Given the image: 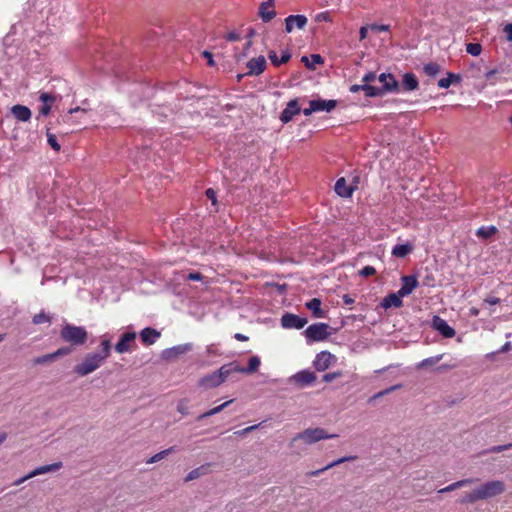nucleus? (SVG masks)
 <instances>
[{"label": "nucleus", "mask_w": 512, "mask_h": 512, "mask_svg": "<svg viewBox=\"0 0 512 512\" xmlns=\"http://www.w3.org/2000/svg\"><path fill=\"white\" fill-rule=\"evenodd\" d=\"M382 84V93H396L399 91V83L391 74L382 73L378 77Z\"/></svg>", "instance_id": "nucleus-11"}, {"label": "nucleus", "mask_w": 512, "mask_h": 512, "mask_svg": "<svg viewBox=\"0 0 512 512\" xmlns=\"http://www.w3.org/2000/svg\"><path fill=\"white\" fill-rule=\"evenodd\" d=\"M39 99L42 103L50 105L55 101V97L46 92L41 93Z\"/></svg>", "instance_id": "nucleus-47"}, {"label": "nucleus", "mask_w": 512, "mask_h": 512, "mask_svg": "<svg viewBox=\"0 0 512 512\" xmlns=\"http://www.w3.org/2000/svg\"><path fill=\"white\" fill-rule=\"evenodd\" d=\"M461 76L459 74L448 73L447 77L441 78L438 81V87L446 89L449 88L453 83H459Z\"/></svg>", "instance_id": "nucleus-32"}, {"label": "nucleus", "mask_w": 512, "mask_h": 512, "mask_svg": "<svg viewBox=\"0 0 512 512\" xmlns=\"http://www.w3.org/2000/svg\"><path fill=\"white\" fill-rule=\"evenodd\" d=\"M307 24V18L304 15H290L285 19V30L287 33H291L294 27L303 29Z\"/></svg>", "instance_id": "nucleus-16"}, {"label": "nucleus", "mask_w": 512, "mask_h": 512, "mask_svg": "<svg viewBox=\"0 0 512 512\" xmlns=\"http://www.w3.org/2000/svg\"><path fill=\"white\" fill-rule=\"evenodd\" d=\"M413 250V246L409 243L397 244L392 249V255L398 258H404Z\"/></svg>", "instance_id": "nucleus-30"}, {"label": "nucleus", "mask_w": 512, "mask_h": 512, "mask_svg": "<svg viewBox=\"0 0 512 512\" xmlns=\"http://www.w3.org/2000/svg\"><path fill=\"white\" fill-rule=\"evenodd\" d=\"M11 113L17 120L22 121V122H26L31 118L30 109L24 105H20V104L14 105L11 108Z\"/></svg>", "instance_id": "nucleus-24"}, {"label": "nucleus", "mask_w": 512, "mask_h": 512, "mask_svg": "<svg viewBox=\"0 0 512 512\" xmlns=\"http://www.w3.org/2000/svg\"><path fill=\"white\" fill-rule=\"evenodd\" d=\"M51 361H54L52 353L42 355L40 357L35 358L34 363L35 364H44V363L51 362Z\"/></svg>", "instance_id": "nucleus-46"}, {"label": "nucleus", "mask_w": 512, "mask_h": 512, "mask_svg": "<svg viewBox=\"0 0 512 512\" xmlns=\"http://www.w3.org/2000/svg\"><path fill=\"white\" fill-rule=\"evenodd\" d=\"M314 20L316 22H332V18L328 11L320 12L315 15Z\"/></svg>", "instance_id": "nucleus-45"}, {"label": "nucleus", "mask_w": 512, "mask_h": 512, "mask_svg": "<svg viewBox=\"0 0 512 512\" xmlns=\"http://www.w3.org/2000/svg\"><path fill=\"white\" fill-rule=\"evenodd\" d=\"M442 358H443V355H442V354H440V355H436V356H433V357H429V358L423 359V360L419 363L418 367L423 368V367H426V366H429V365L436 364V363H438Z\"/></svg>", "instance_id": "nucleus-40"}, {"label": "nucleus", "mask_w": 512, "mask_h": 512, "mask_svg": "<svg viewBox=\"0 0 512 512\" xmlns=\"http://www.w3.org/2000/svg\"><path fill=\"white\" fill-rule=\"evenodd\" d=\"M310 102L314 108L315 113H318V112L329 113L332 110H334L337 106V101L333 100V99L325 100V99H321V98H316V99L310 100Z\"/></svg>", "instance_id": "nucleus-15"}, {"label": "nucleus", "mask_w": 512, "mask_h": 512, "mask_svg": "<svg viewBox=\"0 0 512 512\" xmlns=\"http://www.w3.org/2000/svg\"><path fill=\"white\" fill-rule=\"evenodd\" d=\"M266 65L267 62L264 56L252 58L246 64L248 69L246 74L249 76H258L265 71Z\"/></svg>", "instance_id": "nucleus-10"}, {"label": "nucleus", "mask_w": 512, "mask_h": 512, "mask_svg": "<svg viewBox=\"0 0 512 512\" xmlns=\"http://www.w3.org/2000/svg\"><path fill=\"white\" fill-rule=\"evenodd\" d=\"M418 86L419 82L415 74L408 72L403 75L402 87L405 91H414Z\"/></svg>", "instance_id": "nucleus-25"}, {"label": "nucleus", "mask_w": 512, "mask_h": 512, "mask_svg": "<svg viewBox=\"0 0 512 512\" xmlns=\"http://www.w3.org/2000/svg\"><path fill=\"white\" fill-rule=\"evenodd\" d=\"M51 319L48 315H46L44 312H41L39 314H36L33 317V323L36 325L42 324V323H50Z\"/></svg>", "instance_id": "nucleus-43"}, {"label": "nucleus", "mask_w": 512, "mask_h": 512, "mask_svg": "<svg viewBox=\"0 0 512 512\" xmlns=\"http://www.w3.org/2000/svg\"><path fill=\"white\" fill-rule=\"evenodd\" d=\"M368 26H362L359 30V36H360V40H364L366 39L367 37V34H368Z\"/></svg>", "instance_id": "nucleus-62"}, {"label": "nucleus", "mask_w": 512, "mask_h": 512, "mask_svg": "<svg viewBox=\"0 0 512 512\" xmlns=\"http://www.w3.org/2000/svg\"><path fill=\"white\" fill-rule=\"evenodd\" d=\"M203 56L207 59L209 66H214L215 63H214V60H213V56H212V54L210 52L204 51L203 52Z\"/></svg>", "instance_id": "nucleus-64"}, {"label": "nucleus", "mask_w": 512, "mask_h": 512, "mask_svg": "<svg viewBox=\"0 0 512 512\" xmlns=\"http://www.w3.org/2000/svg\"><path fill=\"white\" fill-rule=\"evenodd\" d=\"M432 328L439 332L445 338H452L455 336V330L447 323L446 320L440 316L435 315L432 318Z\"/></svg>", "instance_id": "nucleus-9"}, {"label": "nucleus", "mask_w": 512, "mask_h": 512, "mask_svg": "<svg viewBox=\"0 0 512 512\" xmlns=\"http://www.w3.org/2000/svg\"><path fill=\"white\" fill-rule=\"evenodd\" d=\"M376 79V74L374 72H368L365 74L362 78V82L364 84H368L369 82H372Z\"/></svg>", "instance_id": "nucleus-55"}, {"label": "nucleus", "mask_w": 512, "mask_h": 512, "mask_svg": "<svg viewBox=\"0 0 512 512\" xmlns=\"http://www.w3.org/2000/svg\"><path fill=\"white\" fill-rule=\"evenodd\" d=\"M361 87L367 97H376L383 94L380 88L369 84H362Z\"/></svg>", "instance_id": "nucleus-35"}, {"label": "nucleus", "mask_w": 512, "mask_h": 512, "mask_svg": "<svg viewBox=\"0 0 512 512\" xmlns=\"http://www.w3.org/2000/svg\"><path fill=\"white\" fill-rule=\"evenodd\" d=\"M458 488H461L460 485H459V482L456 481L442 489L439 490V493H446V492H450V491H453L455 489H458Z\"/></svg>", "instance_id": "nucleus-51"}, {"label": "nucleus", "mask_w": 512, "mask_h": 512, "mask_svg": "<svg viewBox=\"0 0 512 512\" xmlns=\"http://www.w3.org/2000/svg\"><path fill=\"white\" fill-rule=\"evenodd\" d=\"M268 57L275 66H279L286 63L290 59L291 55L288 52H284L281 56V60H278L277 53L275 51H270Z\"/></svg>", "instance_id": "nucleus-33"}, {"label": "nucleus", "mask_w": 512, "mask_h": 512, "mask_svg": "<svg viewBox=\"0 0 512 512\" xmlns=\"http://www.w3.org/2000/svg\"><path fill=\"white\" fill-rule=\"evenodd\" d=\"M191 350H192L191 343L176 345L174 347L165 349L162 352V358L166 359V360H170V359L176 358L179 355L185 354Z\"/></svg>", "instance_id": "nucleus-14"}, {"label": "nucleus", "mask_w": 512, "mask_h": 512, "mask_svg": "<svg viewBox=\"0 0 512 512\" xmlns=\"http://www.w3.org/2000/svg\"><path fill=\"white\" fill-rule=\"evenodd\" d=\"M101 350L96 351L95 353L99 354L103 357L104 360H106L111 355V339L107 335H103L101 337V343H100Z\"/></svg>", "instance_id": "nucleus-28"}, {"label": "nucleus", "mask_w": 512, "mask_h": 512, "mask_svg": "<svg viewBox=\"0 0 512 512\" xmlns=\"http://www.w3.org/2000/svg\"><path fill=\"white\" fill-rule=\"evenodd\" d=\"M136 336L135 332H126L122 334L115 345V351L119 354L132 352L135 349Z\"/></svg>", "instance_id": "nucleus-6"}, {"label": "nucleus", "mask_w": 512, "mask_h": 512, "mask_svg": "<svg viewBox=\"0 0 512 512\" xmlns=\"http://www.w3.org/2000/svg\"><path fill=\"white\" fill-rule=\"evenodd\" d=\"M221 384L222 381L217 371L207 374L199 380V385L204 389H212L220 386Z\"/></svg>", "instance_id": "nucleus-20"}, {"label": "nucleus", "mask_w": 512, "mask_h": 512, "mask_svg": "<svg viewBox=\"0 0 512 512\" xmlns=\"http://www.w3.org/2000/svg\"><path fill=\"white\" fill-rule=\"evenodd\" d=\"M259 16L263 22H270L275 16L274 0H266L260 4Z\"/></svg>", "instance_id": "nucleus-17"}, {"label": "nucleus", "mask_w": 512, "mask_h": 512, "mask_svg": "<svg viewBox=\"0 0 512 512\" xmlns=\"http://www.w3.org/2000/svg\"><path fill=\"white\" fill-rule=\"evenodd\" d=\"M160 336L161 334L159 331L150 327H146L140 332L141 341L146 345L154 344Z\"/></svg>", "instance_id": "nucleus-22"}, {"label": "nucleus", "mask_w": 512, "mask_h": 512, "mask_svg": "<svg viewBox=\"0 0 512 512\" xmlns=\"http://www.w3.org/2000/svg\"><path fill=\"white\" fill-rule=\"evenodd\" d=\"M505 489L506 485L503 481L490 480L465 493L459 502L461 504H471L481 500H488L502 494Z\"/></svg>", "instance_id": "nucleus-1"}, {"label": "nucleus", "mask_w": 512, "mask_h": 512, "mask_svg": "<svg viewBox=\"0 0 512 512\" xmlns=\"http://www.w3.org/2000/svg\"><path fill=\"white\" fill-rule=\"evenodd\" d=\"M503 31L506 35L507 40L509 42H512V23L505 25Z\"/></svg>", "instance_id": "nucleus-54"}, {"label": "nucleus", "mask_w": 512, "mask_h": 512, "mask_svg": "<svg viewBox=\"0 0 512 512\" xmlns=\"http://www.w3.org/2000/svg\"><path fill=\"white\" fill-rule=\"evenodd\" d=\"M104 362L105 360L99 354L95 352L88 353L82 362L74 367V372L78 376L84 377L96 371Z\"/></svg>", "instance_id": "nucleus-2"}, {"label": "nucleus", "mask_w": 512, "mask_h": 512, "mask_svg": "<svg viewBox=\"0 0 512 512\" xmlns=\"http://www.w3.org/2000/svg\"><path fill=\"white\" fill-rule=\"evenodd\" d=\"M307 309H309L315 318H324L325 312L321 309V300L319 298H313L306 303Z\"/></svg>", "instance_id": "nucleus-27"}, {"label": "nucleus", "mask_w": 512, "mask_h": 512, "mask_svg": "<svg viewBox=\"0 0 512 512\" xmlns=\"http://www.w3.org/2000/svg\"><path fill=\"white\" fill-rule=\"evenodd\" d=\"M402 298L403 296H400L398 291L396 293H391L383 298L381 301V307L384 309H389L392 307L399 308L403 305Z\"/></svg>", "instance_id": "nucleus-21"}, {"label": "nucleus", "mask_w": 512, "mask_h": 512, "mask_svg": "<svg viewBox=\"0 0 512 512\" xmlns=\"http://www.w3.org/2000/svg\"><path fill=\"white\" fill-rule=\"evenodd\" d=\"M173 451H174V447H170L168 449L162 450V451L156 453L155 455H153L152 457H150L149 459H147L146 463L147 464L156 463V462L164 459L165 457H167Z\"/></svg>", "instance_id": "nucleus-34"}, {"label": "nucleus", "mask_w": 512, "mask_h": 512, "mask_svg": "<svg viewBox=\"0 0 512 512\" xmlns=\"http://www.w3.org/2000/svg\"><path fill=\"white\" fill-rule=\"evenodd\" d=\"M51 111V105L50 104H42V106L40 107V114L41 115H48Z\"/></svg>", "instance_id": "nucleus-59"}, {"label": "nucleus", "mask_w": 512, "mask_h": 512, "mask_svg": "<svg viewBox=\"0 0 512 512\" xmlns=\"http://www.w3.org/2000/svg\"><path fill=\"white\" fill-rule=\"evenodd\" d=\"M61 467H62L61 462H56V463H52V464H48V465L39 466L29 473V477H35V476L45 474L48 472L57 471Z\"/></svg>", "instance_id": "nucleus-26"}, {"label": "nucleus", "mask_w": 512, "mask_h": 512, "mask_svg": "<svg viewBox=\"0 0 512 512\" xmlns=\"http://www.w3.org/2000/svg\"><path fill=\"white\" fill-rule=\"evenodd\" d=\"M370 29L373 31L386 32L389 30V25L372 24V25H370Z\"/></svg>", "instance_id": "nucleus-53"}, {"label": "nucleus", "mask_w": 512, "mask_h": 512, "mask_svg": "<svg viewBox=\"0 0 512 512\" xmlns=\"http://www.w3.org/2000/svg\"><path fill=\"white\" fill-rule=\"evenodd\" d=\"M340 376H341L340 372L326 373L323 376V381L329 383V382H332L333 380H335L336 378H338Z\"/></svg>", "instance_id": "nucleus-50"}, {"label": "nucleus", "mask_w": 512, "mask_h": 512, "mask_svg": "<svg viewBox=\"0 0 512 512\" xmlns=\"http://www.w3.org/2000/svg\"><path fill=\"white\" fill-rule=\"evenodd\" d=\"M261 364V360L258 356H251L248 360L247 367H241L239 373L252 374L256 372Z\"/></svg>", "instance_id": "nucleus-29"}, {"label": "nucleus", "mask_w": 512, "mask_h": 512, "mask_svg": "<svg viewBox=\"0 0 512 512\" xmlns=\"http://www.w3.org/2000/svg\"><path fill=\"white\" fill-rule=\"evenodd\" d=\"M186 278L191 281H201L203 279V276L198 272H193L189 273Z\"/></svg>", "instance_id": "nucleus-56"}, {"label": "nucleus", "mask_w": 512, "mask_h": 512, "mask_svg": "<svg viewBox=\"0 0 512 512\" xmlns=\"http://www.w3.org/2000/svg\"><path fill=\"white\" fill-rule=\"evenodd\" d=\"M466 51L472 56H478L482 51V47L478 43H469L466 45Z\"/></svg>", "instance_id": "nucleus-41"}, {"label": "nucleus", "mask_w": 512, "mask_h": 512, "mask_svg": "<svg viewBox=\"0 0 512 512\" xmlns=\"http://www.w3.org/2000/svg\"><path fill=\"white\" fill-rule=\"evenodd\" d=\"M258 427H259V424L252 425V426L246 427L242 430H238L234 434L237 436H244V435L256 430Z\"/></svg>", "instance_id": "nucleus-49"}, {"label": "nucleus", "mask_w": 512, "mask_h": 512, "mask_svg": "<svg viewBox=\"0 0 512 512\" xmlns=\"http://www.w3.org/2000/svg\"><path fill=\"white\" fill-rule=\"evenodd\" d=\"M308 342H319L330 336L329 326L326 323H315L307 327L304 331Z\"/></svg>", "instance_id": "nucleus-5"}, {"label": "nucleus", "mask_w": 512, "mask_h": 512, "mask_svg": "<svg viewBox=\"0 0 512 512\" xmlns=\"http://www.w3.org/2000/svg\"><path fill=\"white\" fill-rule=\"evenodd\" d=\"M240 365H238L236 362H231L228 364L222 365L218 370L217 373L222 381L225 382V380L234 372L239 373Z\"/></svg>", "instance_id": "nucleus-23"}, {"label": "nucleus", "mask_w": 512, "mask_h": 512, "mask_svg": "<svg viewBox=\"0 0 512 512\" xmlns=\"http://www.w3.org/2000/svg\"><path fill=\"white\" fill-rule=\"evenodd\" d=\"M232 402H233V400H232V399H231V400H228V401H226V402L222 403L221 405H218V406H216V407H214V408H212V409H210V410H208V411H206V412H204V413L200 414V415L196 418V419H197V421H201V420H203V419H205V418L211 417V416H213V415H216V414H218V413L222 412V411H223L226 407H228Z\"/></svg>", "instance_id": "nucleus-31"}, {"label": "nucleus", "mask_w": 512, "mask_h": 512, "mask_svg": "<svg viewBox=\"0 0 512 512\" xmlns=\"http://www.w3.org/2000/svg\"><path fill=\"white\" fill-rule=\"evenodd\" d=\"M496 231L497 229L495 226H482L477 230L476 234L477 236L486 239L494 235Z\"/></svg>", "instance_id": "nucleus-36"}, {"label": "nucleus", "mask_w": 512, "mask_h": 512, "mask_svg": "<svg viewBox=\"0 0 512 512\" xmlns=\"http://www.w3.org/2000/svg\"><path fill=\"white\" fill-rule=\"evenodd\" d=\"M176 409L183 416L188 415L189 414V400L188 399L179 400L177 403Z\"/></svg>", "instance_id": "nucleus-38"}, {"label": "nucleus", "mask_w": 512, "mask_h": 512, "mask_svg": "<svg viewBox=\"0 0 512 512\" xmlns=\"http://www.w3.org/2000/svg\"><path fill=\"white\" fill-rule=\"evenodd\" d=\"M355 186L348 185L345 178H339L334 186L336 194L343 198H350L355 190Z\"/></svg>", "instance_id": "nucleus-18"}, {"label": "nucleus", "mask_w": 512, "mask_h": 512, "mask_svg": "<svg viewBox=\"0 0 512 512\" xmlns=\"http://www.w3.org/2000/svg\"><path fill=\"white\" fill-rule=\"evenodd\" d=\"M512 447V444H507V445H502V446H493L492 448L489 449V452H493V453H497V452H501L503 450H506L508 448Z\"/></svg>", "instance_id": "nucleus-57"}, {"label": "nucleus", "mask_w": 512, "mask_h": 512, "mask_svg": "<svg viewBox=\"0 0 512 512\" xmlns=\"http://www.w3.org/2000/svg\"><path fill=\"white\" fill-rule=\"evenodd\" d=\"M206 196L211 200L212 204H216V193L212 188L206 190Z\"/></svg>", "instance_id": "nucleus-58"}, {"label": "nucleus", "mask_w": 512, "mask_h": 512, "mask_svg": "<svg viewBox=\"0 0 512 512\" xmlns=\"http://www.w3.org/2000/svg\"><path fill=\"white\" fill-rule=\"evenodd\" d=\"M280 321L284 329H302L308 322L307 318L292 313L283 314Z\"/></svg>", "instance_id": "nucleus-8"}, {"label": "nucleus", "mask_w": 512, "mask_h": 512, "mask_svg": "<svg viewBox=\"0 0 512 512\" xmlns=\"http://www.w3.org/2000/svg\"><path fill=\"white\" fill-rule=\"evenodd\" d=\"M335 437H337V435L328 434L322 428H308V429L304 430L303 432L296 434L295 437L293 438V442L301 440L305 444L311 445L320 440L333 439Z\"/></svg>", "instance_id": "nucleus-4"}, {"label": "nucleus", "mask_w": 512, "mask_h": 512, "mask_svg": "<svg viewBox=\"0 0 512 512\" xmlns=\"http://www.w3.org/2000/svg\"><path fill=\"white\" fill-rule=\"evenodd\" d=\"M354 459H356V456H344V457L338 458V459L330 462L329 464L326 465V468H327V470H329V469H331L335 466H338L344 462L352 461Z\"/></svg>", "instance_id": "nucleus-42"}, {"label": "nucleus", "mask_w": 512, "mask_h": 512, "mask_svg": "<svg viewBox=\"0 0 512 512\" xmlns=\"http://www.w3.org/2000/svg\"><path fill=\"white\" fill-rule=\"evenodd\" d=\"M300 111L301 109L299 107L298 99L290 100L280 115L281 122L284 124L290 122L294 116L300 113Z\"/></svg>", "instance_id": "nucleus-12"}, {"label": "nucleus", "mask_w": 512, "mask_h": 512, "mask_svg": "<svg viewBox=\"0 0 512 512\" xmlns=\"http://www.w3.org/2000/svg\"><path fill=\"white\" fill-rule=\"evenodd\" d=\"M61 338L73 345H83L88 337V333L84 327L65 324L61 330Z\"/></svg>", "instance_id": "nucleus-3"}, {"label": "nucleus", "mask_w": 512, "mask_h": 512, "mask_svg": "<svg viewBox=\"0 0 512 512\" xmlns=\"http://www.w3.org/2000/svg\"><path fill=\"white\" fill-rule=\"evenodd\" d=\"M239 38H240L239 34L235 31L228 33L226 36V39L228 41H237V40H239Z\"/></svg>", "instance_id": "nucleus-60"}, {"label": "nucleus", "mask_w": 512, "mask_h": 512, "mask_svg": "<svg viewBox=\"0 0 512 512\" xmlns=\"http://www.w3.org/2000/svg\"><path fill=\"white\" fill-rule=\"evenodd\" d=\"M70 348H59L55 352L52 353L54 360L60 356L67 355L70 353Z\"/></svg>", "instance_id": "nucleus-52"}, {"label": "nucleus", "mask_w": 512, "mask_h": 512, "mask_svg": "<svg viewBox=\"0 0 512 512\" xmlns=\"http://www.w3.org/2000/svg\"><path fill=\"white\" fill-rule=\"evenodd\" d=\"M316 380V375L311 370H301L289 378V382L294 383L299 388L312 385Z\"/></svg>", "instance_id": "nucleus-7"}, {"label": "nucleus", "mask_w": 512, "mask_h": 512, "mask_svg": "<svg viewBox=\"0 0 512 512\" xmlns=\"http://www.w3.org/2000/svg\"><path fill=\"white\" fill-rule=\"evenodd\" d=\"M440 71V67L436 63H428L424 66V72L431 77L436 76Z\"/></svg>", "instance_id": "nucleus-37"}, {"label": "nucleus", "mask_w": 512, "mask_h": 512, "mask_svg": "<svg viewBox=\"0 0 512 512\" xmlns=\"http://www.w3.org/2000/svg\"><path fill=\"white\" fill-rule=\"evenodd\" d=\"M334 359V355L330 352L322 351L316 355L313 365L317 371H325L330 367Z\"/></svg>", "instance_id": "nucleus-13"}, {"label": "nucleus", "mask_w": 512, "mask_h": 512, "mask_svg": "<svg viewBox=\"0 0 512 512\" xmlns=\"http://www.w3.org/2000/svg\"><path fill=\"white\" fill-rule=\"evenodd\" d=\"M202 469H203V467H199V468L191 470L186 475L185 482H189V481H192V480H195V479L199 478L203 474Z\"/></svg>", "instance_id": "nucleus-44"}, {"label": "nucleus", "mask_w": 512, "mask_h": 512, "mask_svg": "<svg viewBox=\"0 0 512 512\" xmlns=\"http://www.w3.org/2000/svg\"><path fill=\"white\" fill-rule=\"evenodd\" d=\"M417 286L418 280L415 276H404L402 277V286L398 290L399 295L406 297L410 295Z\"/></svg>", "instance_id": "nucleus-19"}, {"label": "nucleus", "mask_w": 512, "mask_h": 512, "mask_svg": "<svg viewBox=\"0 0 512 512\" xmlns=\"http://www.w3.org/2000/svg\"><path fill=\"white\" fill-rule=\"evenodd\" d=\"M324 471H327V468L326 466L321 468V469H318V470H314V471H310L307 473V476L308 477H314V476H318L320 475L321 473H323Z\"/></svg>", "instance_id": "nucleus-63"}, {"label": "nucleus", "mask_w": 512, "mask_h": 512, "mask_svg": "<svg viewBox=\"0 0 512 512\" xmlns=\"http://www.w3.org/2000/svg\"><path fill=\"white\" fill-rule=\"evenodd\" d=\"M376 273V270L372 266H365L360 271L359 274L363 277H369Z\"/></svg>", "instance_id": "nucleus-48"}, {"label": "nucleus", "mask_w": 512, "mask_h": 512, "mask_svg": "<svg viewBox=\"0 0 512 512\" xmlns=\"http://www.w3.org/2000/svg\"><path fill=\"white\" fill-rule=\"evenodd\" d=\"M47 142L50 145V147L55 151H60L61 147L60 144L57 141V138L54 134H52L49 130H47Z\"/></svg>", "instance_id": "nucleus-39"}, {"label": "nucleus", "mask_w": 512, "mask_h": 512, "mask_svg": "<svg viewBox=\"0 0 512 512\" xmlns=\"http://www.w3.org/2000/svg\"><path fill=\"white\" fill-rule=\"evenodd\" d=\"M512 350V343L506 342L499 350L498 353H506L508 351Z\"/></svg>", "instance_id": "nucleus-61"}]
</instances>
